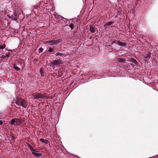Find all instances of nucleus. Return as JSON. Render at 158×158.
<instances>
[{
  "label": "nucleus",
  "mask_w": 158,
  "mask_h": 158,
  "mask_svg": "<svg viewBox=\"0 0 158 158\" xmlns=\"http://www.w3.org/2000/svg\"><path fill=\"white\" fill-rule=\"evenodd\" d=\"M7 16L9 18L13 20L16 21L17 20V19L16 18V13H11V14H8Z\"/></svg>",
  "instance_id": "obj_7"
},
{
  "label": "nucleus",
  "mask_w": 158,
  "mask_h": 158,
  "mask_svg": "<svg viewBox=\"0 0 158 158\" xmlns=\"http://www.w3.org/2000/svg\"><path fill=\"white\" fill-rule=\"evenodd\" d=\"M14 68L17 71H19L20 70V68L19 67L16 66H14Z\"/></svg>",
  "instance_id": "obj_20"
},
{
  "label": "nucleus",
  "mask_w": 158,
  "mask_h": 158,
  "mask_svg": "<svg viewBox=\"0 0 158 158\" xmlns=\"http://www.w3.org/2000/svg\"><path fill=\"white\" fill-rule=\"evenodd\" d=\"M6 50H7L8 51H10L11 52H12V50L11 49H5Z\"/></svg>",
  "instance_id": "obj_24"
},
{
  "label": "nucleus",
  "mask_w": 158,
  "mask_h": 158,
  "mask_svg": "<svg viewBox=\"0 0 158 158\" xmlns=\"http://www.w3.org/2000/svg\"><path fill=\"white\" fill-rule=\"evenodd\" d=\"M30 150L32 152V154L36 157H40L42 155V153H38V151L35 150L32 146L30 145Z\"/></svg>",
  "instance_id": "obj_3"
},
{
  "label": "nucleus",
  "mask_w": 158,
  "mask_h": 158,
  "mask_svg": "<svg viewBox=\"0 0 158 158\" xmlns=\"http://www.w3.org/2000/svg\"><path fill=\"white\" fill-rule=\"evenodd\" d=\"M55 18H56L57 19H60V18H63L61 16H60V15H58L57 17H56V16H55Z\"/></svg>",
  "instance_id": "obj_23"
},
{
  "label": "nucleus",
  "mask_w": 158,
  "mask_h": 158,
  "mask_svg": "<svg viewBox=\"0 0 158 158\" xmlns=\"http://www.w3.org/2000/svg\"><path fill=\"white\" fill-rule=\"evenodd\" d=\"M3 124V122L2 121L0 120V125H2Z\"/></svg>",
  "instance_id": "obj_25"
},
{
  "label": "nucleus",
  "mask_w": 158,
  "mask_h": 158,
  "mask_svg": "<svg viewBox=\"0 0 158 158\" xmlns=\"http://www.w3.org/2000/svg\"><path fill=\"white\" fill-rule=\"evenodd\" d=\"M69 26L71 28L72 30L73 29V26H74L73 24L71 23L69 25Z\"/></svg>",
  "instance_id": "obj_22"
},
{
  "label": "nucleus",
  "mask_w": 158,
  "mask_h": 158,
  "mask_svg": "<svg viewBox=\"0 0 158 158\" xmlns=\"http://www.w3.org/2000/svg\"><path fill=\"white\" fill-rule=\"evenodd\" d=\"M117 61H118L120 62L125 63V61L126 60V59L124 58H117L116 59Z\"/></svg>",
  "instance_id": "obj_10"
},
{
  "label": "nucleus",
  "mask_w": 158,
  "mask_h": 158,
  "mask_svg": "<svg viewBox=\"0 0 158 158\" xmlns=\"http://www.w3.org/2000/svg\"><path fill=\"white\" fill-rule=\"evenodd\" d=\"M23 120L20 118H14L12 119L10 122V124L11 125L15 126H18L22 123Z\"/></svg>",
  "instance_id": "obj_1"
},
{
  "label": "nucleus",
  "mask_w": 158,
  "mask_h": 158,
  "mask_svg": "<svg viewBox=\"0 0 158 158\" xmlns=\"http://www.w3.org/2000/svg\"><path fill=\"white\" fill-rule=\"evenodd\" d=\"M115 44L116 45L121 46L122 47L125 46L127 44L125 43H122L119 40H114V41L112 43V44Z\"/></svg>",
  "instance_id": "obj_6"
},
{
  "label": "nucleus",
  "mask_w": 158,
  "mask_h": 158,
  "mask_svg": "<svg viewBox=\"0 0 158 158\" xmlns=\"http://www.w3.org/2000/svg\"><path fill=\"white\" fill-rule=\"evenodd\" d=\"M113 23L112 22H109L106 23L105 24V26H110L113 24Z\"/></svg>",
  "instance_id": "obj_18"
},
{
  "label": "nucleus",
  "mask_w": 158,
  "mask_h": 158,
  "mask_svg": "<svg viewBox=\"0 0 158 158\" xmlns=\"http://www.w3.org/2000/svg\"><path fill=\"white\" fill-rule=\"evenodd\" d=\"M150 53H148L147 54H146L145 56H143V57L146 59V60H148L150 58Z\"/></svg>",
  "instance_id": "obj_12"
},
{
  "label": "nucleus",
  "mask_w": 158,
  "mask_h": 158,
  "mask_svg": "<svg viewBox=\"0 0 158 158\" xmlns=\"http://www.w3.org/2000/svg\"><path fill=\"white\" fill-rule=\"evenodd\" d=\"M61 75H59V77H61Z\"/></svg>",
  "instance_id": "obj_27"
},
{
  "label": "nucleus",
  "mask_w": 158,
  "mask_h": 158,
  "mask_svg": "<svg viewBox=\"0 0 158 158\" xmlns=\"http://www.w3.org/2000/svg\"><path fill=\"white\" fill-rule=\"evenodd\" d=\"M40 72L42 76L43 77L44 76V70L42 68H41L40 69Z\"/></svg>",
  "instance_id": "obj_16"
},
{
  "label": "nucleus",
  "mask_w": 158,
  "mask_h": 158,
  "mask_svg": "<svg viewBox=\"0 0 158 158\" xmlns=\"http://www.w3.org/2000/svg\"><path fill=\"white\" fill-rule=\"evenodd\" d=\"M40 140L42 143H44L46 144H47L49 142L48 141V140L44 139L42 138L40 139Z\"/></svg>",
  "instance_id": "obj_15"
},
{
  "label": "nucleus",
  "mask_w": 158,
  "mask_h": 158,
  "mask_svg": "<svg viewBox=\"0 0 158 158\" xmlns=\"http://www.w3.org/2000/svg\"><path fill=\"white\" fill-rule=\"evenodd\" d=\"M48 52H55L54 50L51 48H50L48 50Z\"/></svg>",
  "instance_id": "obj_19"
},
{
  "label": "nucleus",
  "mask_w": 158,
  "mask_h": 158,
  "mask_svg": "<svg viewBox=\"0 0 158 158\" xmlns=\"http://www.w3.org/2000/svg\"><path fill=\"white\" fill-rule=\"evenodd\" d=\"M2 50H0V54L2 53Z\"/></svg>",
  "instance_id": "obj_26"
},
{
  "label": "nucleus",
  "mask_w": 158,
  "mask_h": 158,
  "mask_svg": "<svg viewBox=\"0 0 158 158\" xmlns=\"http://www.w3.org/2000/svg\"><path fill=\"white\" fill-rule=\"evenodd\" d=\"M130 61L134 63L136 65H138L139 64V63L136 61V60L133 58H131L130 60Z\"/></svg>",
  "instance_id": "obj_11"
},
{
  "label": "nucleus",
  "mask_w": 158,
  "mask_h": 158,
  "mask_svg": "<svg viewBox=\"0 0 158 158\" xmlns=\"http://www.w3.org/2000/svg\"><path fill=\"white\" fill-rule=\"evenodd\" d=\"M15 103L17 105L20 106L24 108H26L27 107V104L25 101L24 100L18 98L16 101Z\"/></svg>",
  "instance_id": "obj_2"
},
{
  "label": "nucleus",
  "mask_w": 158,
  "mask_h": 158,
  "mask_svg": "<svg viewBox=\"0 0 158 158\" xmlns=\"http://www.w3.org/2000/svg\"><path fill=\"white\" fill-rule=\"evenodd\" d=\"M6 47V45L5 44H3V45H0V50H3Z\"/></svg>",
  "instance_id": "obj_17"
},
{
  "label": "nucleus",
  "mask_w": 158,
  "mask_h": 158,
  "mask_svg": "<svg viewBox=\"0 0 158 158\" xmlns=\"http://www.w3.org/2000/svg\"><path fill=\"white\" fill-rule=\"evenodd\" d=\"M57 60H53L51 63L54 66L58 65L60 64H62L63 62L60 60V58H57Z\"/></svg>",
  "instance_id": "obj_5"
},
{
  "label": "nucleus",
  "mask_w": 158,
  "mask_h": 158,
  "mask_svg": "<svg viewBox=\"0 0 158 158\" xmlns=\"http://www.w3.org/2000/svg\"><path fill=\"white\" fill-rule=\"evenodd\" d=\"M89 30L92 33H94L95 32V29L93 25H90V26Z\"/></svg>",
  "instance_id": "obj_13"
},
{
  "label": "nucleus",
  "mask_w": 158,
  "mask_h": 158,
  "mask_svg": "<svg viewBox=\"0 0 158 158\" xmlns=\"http://www.w3.org/2000/svg\"><path fill=\"white\" fill-rule=\"evenodd\" d=\"M11 56V54L9 52H6L5 55H2L1 56V59L7 60L8 58L10 57Z\"/></svg>",
  "instance_id": "obj_8"
},
{
  "label": "nucleus",
  "mask_w": 158,
  "mask_h": 158,
  "mask_svg": "<svg viewBox=\"0 0 158 158\" xmlns=\"http://www.w3.org/2000/svg\"><path fill=\"white\" fill-rule=\"evenodd\" d=\"M43 51V48L42 47L40 48L39 49V52L40 53L42 52Z\"/></svg>",
  "instance_id": "obj_21"
},
{
  "label": "nucleus",
  "mask_w": 158,
  "mask_h": 158,
  "mask_svg": "<svg viewBox=\"0 0 158 158\" xmlns=\"http://www.w3.org/2000/svg\"><path fill=\"white\" fill-rule=\"evenodd\" d=\"M55 55L56 56H60L63 57H65L66 56V55H65L64 54H63L62 53H60V52H56L55 54Z\"/></svg>",
  "instance_id": "obj_14"
},
{
  "label": "nucleus",
  "mask_w": 158,
  "mask_h": 158,
  "mask_svg": "<svg viewBox=\"0 0 158 158\" xmlns=\"http://www.w3.org/2000/svg\"><path fill=\"white\" fill-rule=\"evenodd\" d=\"M61 40L60 39L57 40H52L47 41L46 42V44H48L49 45H52L58 44Z\"/></svg>",
  "instance_id": "obj_4"
},
{
  "label": "nucleus",
  "mask_w": 158,
  "mask_h": 158,
  "mask_svg": "<svg viewBox=\"0 0 158 158\" xmlns=\"http://www.w3.org/2000/svg\"><path fill=\"white\" fill-rule=\"evenodd\" d=\"M34 98H43L44 97V96L43 94L40 93H37L35 95Z\"/></svg>",
  "instance_id": "obj_9"
}]
</instances>
